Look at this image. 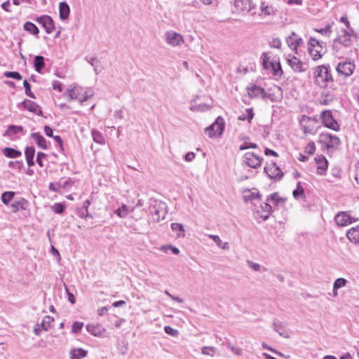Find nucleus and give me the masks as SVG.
<instances>
[{
	"instance_id": "1",
	"label": "nucleus",
	"mask_w": 359,
	"mask_h": 359,
	"mask_svg": "<svg viewBox=\"0 0 359 359\" xmlns=\"http://www.w3.org/2000/svg\"><path fill=\"white\" fill-rule=\"evenodd\" d=\"M308 50L312 59L318 60L322 57V52H326V43L311 37L308 43Z\"/></svg>"
},
{
	"instance_id": "2",
	"label": "nucleus",
	"mask_w": 359,
	"mask_h": 359,
	"mask_svg": "<svg viewBox=\"0 0 359 359\" xmlns=\"http://www.w3.org/2000/svg\"><path fill=\"white\" fill-rule=\"evenodd\" d=\"M330 66L320 65L316 67L315 72V83L320 86H326L330 81H333L332 74L330 71Z\"/></svg>"
},
{
	"instance_id": "3",
	"label": "nucleus",
	"mask_w": 359,
	"mask_h": 359,
	"mask_svg": "<svg viewBox=\"0 0 359 359\" xmlns=\"http://www.w3.org/2000/svg\"><path fill=\"white\" fill-rule=\"evenodd\" d=\"M248 95L250 98L255 99L261 97L263 100L270 99L273 101L271 94H267L264 88L255 83H250L247 87Z\"/></svg>"
},
{
	"instance_id": "4",
	"label": "nucleus",
	"mask_w": 359,
	"mask_h": 359,
	"mask_svg": "<svg viewBox=\"0 0 359 359\" xmlns=\"http://www.w3.org/2000/svg\"><path fill=\"white\" fill-rule=\"evenodd\" d=\"M224 121L222 117L218 116L214 123L205 128V132L210 138L219 137L224 129Z\"/></svg>"
},
{
	"instance_id": "5",
	"label": "nucleus",
	"mask_w": 359,
	"mask_h": 359,
	"mask_svg": "<svg viewBox=\"0 0 359 359\" xmlns=\"http://www.w3.org/2000/svg\"><path fill=\"white\" fill-rule=\"evenodd\" d=\"M323 125L334 131L340 130V126L336 119L333 117L331 110H324L321 112L320 116Z\"/></svg>"
},
{
	"instance_id": "6",
	"label": "nucleus",
	"mask_w": 359,
	"mask_h": 359,
	"mask_svg": "<svg viewBox=\"0 0 359 359\" xmlns=\"http://www.w3.org/2000/svg\"><path fill=\"white\" fill-rule=\"evenodd\" d=\"M166 208L167 205L165 203L161 201L155 202L150 210L152 220L158 222L161 219H163L166 215Z\"/></svg>"
},
{
	"instance_id": "7",
	"label": "nucleus",
	"mask_w": 359,
	"mask_h": 359,
	"mask_svg": "<svg viewBox=\"0 0 359 359\" xmlns=\"http://www.w3.org/2000/svg\"><path fill=\"white\" fill-rule=\"evenodd\" d=\"M253 8L251 0H233V13L245 15Z\"/></svg>"
},
{
	"instance_id": "8",
	"label": "nucleus",
	"mask_w": 359,
	"mask_h": 359,
	"mask_svg": "<svg viewBox=\"0 0 359 359\" xmlns=\"http://www.w3.org/2000/svg\"><path fill=\"white\" fill-rule=\"evenodd\" d=\"M319 142L325 144L327 149L335 148L341 143V141L337 136L324 133L320 134Z\"/></svg>"
},
{
	"instance_id": "9",
	"label": "nucleus",
	"mask_w": 359,
	"mask_h": 359,
	"mask_svg": "<svg viewBox=\"0 0 359 359\" xmlns=\"http://www.w3.org/2000/svg\"><path fill=\"white\" fill-rule=\"evenodd\" d=\"M264 170L267 176L271 179L280 180L283 177V172L274 162L267 163L264 167Z\"/></svg>"
},
{
	"instance_id": "10",
	"label": "nucleus",
	"mask_w": 359,
	"mask_h": 359,
	"mask_svg": "<svg viewBox=\"0 0 359 359\" xmlns=\"http://www.w3.org/2000/svg\"><path fill=\"white\" fill-rule=\"evenodd\" d=\"M263 158L254 152H246L243 156V161L245 165L252 168H258L261 166Z\"/></svg>"
},
{
	"instance_id": "11",
	"label": "nucleus",
	"mask_w": 359,
	"mask_h": 359,
	"mask_svg": "<svg viewBox=\"0 0 359 359\" xmlns=\"http://www.w3.org/2000/svg\"><path fill=\"white\" fill-rule=\"evenodd\" d=\"M35 20L44 28L47 34L53 33L55 29V22L50 15H43L37 17Z\"/></svg>"
},
{
	"instance_id": "12",
	"label": "nucleus",
	"mask_w": 359,
	"mask_h": 359,
	"mask_svg": "<svg viewBox=\"0 0 359 359\" xmlns=\"http://www.w3.org/2000/svg\"><path fill=\"white\" fill-rule=\"evenodd\" d=\"M339 43L346 48H348L352 45L351 35L346 29H341V34H339L333 42V48H335V43Z\"/></svg>"
},
{
	"instance_id": "13",
	"label": "nucleus",
	"mask_w": 359,
	"mask_h": 359,
	"mask_svg": "<svg viewBox=\"0 0 359 359\" xmlns=\"http://www.w3.org/2000/svg\"><path fill=\"white\" fill-rule=\"evenodd\" d=\"M355 69V65L351 62H339L336 67V70L339 75L345 77L351 76Z\"/></svg>"
},
{
	"instance_id": "14",
	"label": "nucleus",
	"mask_w": 359,
	"mask_h": 359,
	"mask_svg": "<svg viewBox=\"0 0 359 359\" xmlns=\"http://www.w3.org/2000/svg\"><path fill=\"white\" fill-rule=\"evenodd\" d=\"M20 104L22 106L24 109H27L30 112L36 114L39 116L43 115V111L41 107L35 102L28 99L24 100Z\"/></svg>"
},
{
	"instance_id": "15",
	"label": "nucleus",
	"mask_w": 359,
	"mask_h": 359,
	"mask_svg": "<svg viewBox=\"0 0 359 359\" xmlns=\"http://www.w3.org/2000/svg\"><path fill=\"white\" fill-rule=\"evenodd\" d=\"M165 40L172 46H179L184 41L182 36L173 31L165 33Z\"/></svg>"
},
{
	"instance_id": "16",
	"label": "nucleus",
	"mask_w": 359,
	"mask_h": 359,
	"mask_svg": "<svg viewBox=\"0 0 359 359\" xmlns=\"http://www.w3.org/2000/svg\"><path fill=\"white\" fill-rule=\"evenodd\" d=\"M287 62L295 72H303L306 69L304 67L303 62L295 56L287 58Z\"/></svg>"
},
{
	"instance_id": "17",
	"label": "nucleus",
	"mask_w": 359,
	"mask_h": 359,
	"mask_svg": "<svg viewBox=\"0 0 359 359\" xmlns=\"http://www.w3.org/2000/svg\"><path fill=\"white\" fill-rule=\"evenodd\" d=\"M315 161L317 164V173L319 175H324L327 168L328 162L323 155H318L315 157Z\"/></svg>"
},
{
	"instance_id": "18",
	"label": "nucleus",
	"mask_w": 359,
	"mask_h": 359,
	"mask_svg": "<svg viewBox=\"0 0 359 359\" xmlns=\"http://www.w3.org/2000/svg\"><path fill=\"white\" fill-rule=\"evenodd\" d=\"M334 220L338 226H344L352 223L351 217L345 212H340L336 215Z\"/></svg>"
},
{
	"instance_id": "19",
	"label": "nucleus",
	"mask_w": 359,
	"mask_h": 359,
	"mask_svg": "<svg viewBox=\"0 0 359 359\" xmlns=\"http://www.w3.org/2000/svg\"><path fill=\"white\" fill-rule=\"evenodd\" d=\"M28 201L24 198H20L18 200L15 201L11 203V208L12 212L15 213L19 210H25L28 207Z\"/></svg>"
},
{
	"instance_id": "20",
	"label": "nucleus",
	"mask_w": 359,
	"mask_h": 359,
	"mask_svg": "<svg viewBox=\"0 0 359 359\" xmlns=\"http://www.w3.org/2000/svg\"><path fill=\"white\" fill-rule=\"evenodd\" d=\"M269 201H266L260 205V210H257V213L259 214L260 217L264 221L269 219L270 214L273 212L272 206L269 203Z\"/></svg>"
},
{
	"instance_id": "21",
	"label": "nucleus",
	"mask_w": 359,
	"mask_h": 359,
	"mask_svg": "<svg viewBox=\"0 0 359 359\" xmlns=\"http://www.w3.org/2000/svg\"><path fill=\"white\" fill-rule=\"evenodd\" d=\"M288 46L297 51V47L302 43V38L297 36L295 32H292L291 35L287 39Z\"/></svg>"
},
{
	"instance_id": "22",
	"label": "nucleus",
	"mask_w": 359,
	"mask_h": 359,
	"mask_svg": "<svg viewBox=\"0 0 359 359\" xmlns=\"http://www.w3.org/2000/svg\"><path fill=\"white\" fill-rule=\"evenodd\" d=\"M70 8L66 1H62L59 4V16L62 20L69 18Z\"/></svg>"
},
{
	"instance_id": "23",
	"label": "nucleus",
	"mask_w": 359,
	"mask_h": 359,
	"mask_svg": "<svg viewBox=\"0 0 359 359\" xmlns=\"http://www.w3.org/2000/svg\"><path fill=\"white\" fill-rule=\"evenodd\" d=\"M31 137L34 140L37 146L43 149H48L47 141L39 133H32Z\"/></svg>"
},
{
	"instance_id": "24",
	"label": "nucleus",
	"mask_w": 359,
	"mask_h": 359,
	"mask_svg": "<svg viewBox=\"0 0 359 359\" xmlns=\"http://www.w3.org/2000/svg\"><path fill=\"white\" fill-rule=\"evenodd\" d=\"M346 236L351 243L358 244L359 226L350 229L346 233Z\"/></svg>"
},
{
	"instance_id": "25",
	"label": "nucleus",
	"mask_w": 359,
	"mask_h": 359,
	"mask_svg": "<svg viewBox=\"0 0 359 359\" xmlns=\"http://www.w3.org/2000/svg\"><path fill=\"white\" fill-rule=\"evenodd\" d=\"M23 130L24 128L22 126L9 125L4 136L12 137L15 135L23 132Z\"/></svg>"
},
{
	"instance_id": "26",
	"label": "nucleus",
	"mask_w": 359,
	"mask_h": 359,
	"mask_svg": "<svg viewBox=\"0 0 359 359\" xmlns=\"http://www.w3.org/2000/svg\"><path fill=\"white\" fill-rule=\"evenodd\" d=\"M4 155L10 158H16L22 156V152L12 147H4L2 149Z\"/></svg>"
},
{
	"instance_id": "27",
	"label": "nucleus",
	"mask_w": 359,
	"mask_h": 359,
	"mask_svg": "<svg viewBox=\"0 0 359 359\" xmlns=\"http://www.w3.org/2000/svg\"><path fill=\"white\" fill-rule=\"evenodd\" d=\"M33 65L34 69L38 73H41L45 67V58L41 55H36L34 59Z\"/></svg>"
},
{
	"instance_id": "28",
	"label": "nucleus",
	"mask_w": 359,
	"mask_h": 359,
	"mask_svg": "<svg viewBox=\"0 0 359 359\" xmlns=\"http://www.w3.org/2000/svg\"><path fill=\"white\" fill-rule=\"evenodd\" d=\"M65 94L69 96L70 100H77L80 102L86 101V98L80 97V93L78 92V89L69 88L66 90Z\"/></svg>"
},
{
	"instance_id": "29",
	"label": "nucleus",
	"mask_w": 359,
	"mask_h": 359,
	"mask_svg": "<svg viewBox=\"0 0 359 359\" xmlns=\"http://www.w3.org/2000/svg\"><path fill=\"white\" fill-rule=\"evenodd\" d=\"M86 330L94 336H101L104 332V329H102L100 325L93 324L87 325Z\"/></svg>"
},
{
	"instance_id": "30",
	"label": "nucleus",
	"mask_w": 359,
	"mask_h": 359,
	"mask_svg": "<svg viewBox=\"0 0 359 359\" xmlns=\"http://www.w3.org/2000/svg\"><path fill=\"white\" fill-rule=\"evenodd\" d=\"M269 65L273 76L280 77L283 75V71L280 62H271Z\"/></svg>"
},
{
	"instance_id": "31",
	"label": "nucleus",
	"mask_w": 359,
	"mask_h": 359,
	"mask_svg": "<svg viewBox=\"0 0 359 359\" xmlns=\"http://www.w3.org/2000/svg\"><path fill=\"white\" fill-rule=\"evenodd\" d=\"M69 353L71 359H81V358L86 357L88 352L82 348H79L72 349Z\"/></svg>"
},
{
	"instance_id": "32",
	"label": "nucleus",
	"mask_w": 359,
	"mask_h": 359,
	"mask_svg": "<svg viewBox=\"0 0 359 359\" xmlns=\"http://www.w3.org/2000/svg\"><path fill=\"white\" fill-rule=\"evenodd\" d=\"M24 29L31 34L37 36L39 33V29L35 24L32 22L27 21L23 25Z\"/></svg>"
},
{
	"instance_id": "33",
	"label": "nucleus",
	"mask_w": 359,
	"mask_h": 359,
	"mask_svg": "<svg viewBox=\"0 0 359 359\" xmlns=\"http://www.w3.org/2000/svg\"><path fill=\"white\" fill-rule=\"evenodd\" d=\"M334 99V95L330 92L323 93L320 98V104L329 105Z\"/></svg>"
},
{
	"instance_id": "34",
	"label": "nucleus",
	"mask_w": 359,
	"mask_h": 359,
	"mask_svg": "<svg viewBox=\"0 0 359 359\" xmlns=\"http://www.w3.org/2000/svg\"><path fill=\"white\" fill-rule=\"evenodd\" d=\"M114 213L120 218H125L129 213L128 208L126 204L122 203L121 207L114 210Z\"/></svg>"
},
{
	"instance_id": "35",
	"label": "nucleus",
	"mask_w": 359,
	"mask_h": 359,
	"mask_svg": "<svg viewBox=\"0 0 359 359\" xmlns=\"http://www.w3.org/2000/svg\"><path fill=\"white\" fill-rule=\"evenodd\" d=\"M15 193L11 191H4L1 196L2 203L4 205H8L9 203L13 199Z\"/></svg>"
},
{
	"instance_id": "36",
	"label": "nucleus",
	"mask_w": 359,
	"mask_h": 359,
	"mask_svg": "<svg viewBox=\"0 0 359 359\" xmlns=\"http://www.w3.org/2000/svg\"><path fill=\"white\" fill-rule=\"evenodd\" d=\"M266 201H271L276 205H278L280 202L285 203L286 198L280 197L278 192H274L267 197Z\"/></svg>"
},
{
	"instance_id": "37",
	"label": "nucleus",
	"mask_w": 359,
	"mask_h": 359,
	"mask_svg": "<svg viewBox=\"0 0 359 359\" xmlns=\"http://www.w3.org/2000/svg\"><path fill=\"white\" fill-rule=\"evenodd\" d=\"M261 12L265 15H271L275 13V11L272 6L266 4L264 2H262L259 8Z\"/></svg>"
},
{
	"instance_id": "38",
	"label": "nucleus",
	"mask_w": 359,
	"mask_h": 359,
	"mask_svg": "<svg viewBox=\"0 0 359 359\" xmlns=\"http://www.w3.org/2000/svg\"><path fill=\"white\" fill-rule=\"evenodd\" d=\"M93 140L98 144H104V137L102 133L97 129H93L91 131Z\"/></svg>"
},
{
	"instance_id": "39",
	"label": "nucleus",
	"mask_w": 359,
	"mask_h": 359,
	"mask_svg": "<svg viewBox=\"0 0 359 359\" xmlns=\"http://www.w3.org/2000/svg\"><path fill=\"white\" fill-rule=\"evenodd\" d=\"M292 195L296 199L305 197L304 189L300 182L297 183V188L292 191Z\"/></svg>"
},
{
	"instance_id": "40",
	"label": "nucleus",
	"mask_w": 359,
	"mask_h": 359,
	"mask_svg": "<svg viewBox=\"0 0 359 359\" xmlns=\"http://www.w3.org/2000/svg\"><path fill=\"white\" fill-rule=\"evenodd\" d=\"M254 115L255 114L252 108H248L246 109V114H242L239 116L238 119L240 121L248 120V121L250 123L254 118Z\"/></svg>"
},
{
	"instance_id": "41",
	"label": "nucleus",
	"mask_w": 359,
	"mask_h": 359,
	"mask_svg": "<svg viewBox=\"0 0 359 359\" xmlns=\"http://www.w3.org/2000/svg\"><path fill=\"white\" fill-rule=\"evenodd\" d=\"M53 318L50 317V316H46L43 317L41 324L39 326L43 330H48V328L50 327L51 323L53 321Z\"/></svg>"
},
{
	"instance_id": "42",
	"label": "nucleus",
	"mask_w": 359,
	"mask_h": 359,
	"mask_svg": "<svg viewBox=\"0 0 359 359\" xmlns=\"http://www.w3.org/2000/svg\"><path fill=\"white\" fill-rule=\"evenodd\" d=\"M66 209L65 203H55L51 206V210L57 214H62Z\"/></svg>"
},
{
	"instance_id": "43",
	"label": "nucleus",
	"mask_w": 359,
	"mask_h": 359,
	"mask_svg": "<svg viewBox=\"0 0 359 359\" xmlns=\"http://www.w3.org/2000/svg\"><path fill=\"white\" fill-rule=\"evenodd\" d=\"M314 31L324 36H329L332 33V25L327 24L325 27L320 29L315 28Z\"/></svg>"
},
{
	"instance_id": "44",
	"label": "nucleus",
	"mask_w": 359,
	"mask_h": 359,
	"mask_svg": "<svg viewBox=\"0 0 359 359\" xmlns=\"http://www.w3.org/2000/svg\"><path fill=\"white\" fill-rule=\"evenodd\" d=\"M171 229L172 231H180L182 233H179L177 235L178 237H180V236H182L184 237V226L182 224H180V223H172L171 224Z\"/></svg>"
},
{
	"instance_id": "45",
	"label": "nucleus",
	"mask_w": 359,
	"mask_h": 359,
	"mask_svg": "<svg viewBox=\"0 0 359 359\" xmlns=\"http://www.w3.org/2000/svg\"><path fill=\"white\" fill-rule=\"evenodd\" d=\"M23 86H24V88H25V91L26 95H27L28 97H29L31 98L36 99L35 95L31 90V85L28 82L27 80H26V79L24 80Z\"/></svg>"
},
{
	"instance_id": "46",
	"label": "nucleus",
	"mask_w": 359,
	"mask_h": 359,
	"mask_svg": "<svg viewBox=\"0 0 359 359\" xmlns=\"http://www.w3.org/2000/svg\"><path fill=\"white\" fill-rule=\"evenodd\" d=\"M26 159H34L35 155V148L33 146L27 147L25 149Z\"/></svg>"
},
{
	"instance_id": "47",
	"label": "nucleus",
	"mask_w": 359,
	"mask_h": 359,
	"mask_svg": "<svg viewBox=\"0 0 359 359\" xmlns=\"http://www.w3.org/2000/svg\"><path fill=\"white\" fill-rule=\"evenodd\" d=\"M346 280L343 278H338L335 280L333 284V290H337L338 289L346 285Z\"/></svg>"
},
{
	"instance_id": "48",
	"label": "nucleus",
	"mask_w": 359,
	"mask_h": 359,
	"mask_svg": "<svg viewBox=\"0 0 359 359\" xmlns=\"http://www.w3.org/2000/svg\"><path fill=\"white\" fill-rule=\"evenodd\" d=\"M4 75L6 78H11L18 81L21 80L22 78V75L18 72H5Z\"/></svg>"
},
{
	"instance_id": "49",
	"label": "nucleus",
	"mask_w": 359,
	"mask_h": 359,
	"mask_svg": "<svg viewBox=\"0 0 359 359\" xmlns=\"http://www.w3.org/2000/svg\"><path fill=\"white\" fill-rule=\"evenodd\" d=\"M248 192H249V195L244 196V200L245 202H247L248 201H252L254 199L261 200L262 195L259 192L254 193V192H251L250 190L248 191Z\"/></svg>"
},
{
	"instance_id": "50",
	"label": "nucleus",
	"mask_w": 359,
	"mask_h": 359,
	"mask_svg": "<svg viewBox=\"0 0 359 359\" xmlns=\"http://www.w3.org/2000/svg\"><path fill=\"white\" fill-rule=\"evenodd\" d=\"M72 184H73V182L69 178V179L62 178L58 182V186H60V188H63V189H67V188L72 187Z\"/></svg>"
},
{
	"instance_id": "51",
	"label": "nucleus",
	"mask_w": 359,
	"mask_h": 359,
	"mask_svg": "<svg viewBox=\"0 0 359 359\" xmlns=\"http://www.w3.org/2000/svg\"><path fill=\"white\" fill-rule=\"evenodd\" d=\"M217 348L213 346H203L201 348V353L204 355L212 356L216 352Z\"/></svg>"
},
{
	"instance_id": "52",
	"label": "nucleus",
	"mask_w": 359,
	"mask_h": 359,
	"mask_svg": "<svg viewBox=\"0 0 359 359\" xmlns=\"http://www.w3.org/2000/svg\"><path fill=\"white\" fill-rule=\"evenodd\" d=\"M257 147H258V146L255 143L245 142L242 144L240 145L239 149L241 151H243V150L248 149H256Z\"/></svg>"
},
{
	"instance_id": "53",
	"label": "nucleus",
	"mask_w": 359,
	"mask_h": 359,
	"mask_svg": "<svg viewBox=\"0 0 359 359\" xmlns=\"http://www.w3.org/2000/svg\"><path fill=\"white\" fill-rule=\"evenodd\" d=\"M8 167L20 170L23 167V163L20 161H10L8 163Z\"/></svg>"
},
{
	"instance_id": "54",
	"label": "nucleus",
	"mask_w": 359,
	"mask_h": 359,
	"mask_svg": "<svg viewBox=\"0 0 359 359\" xmlns=\"http://www.w3.org/2000/svg\"><path fill=\"white\" fill-rule=\"evenodd\" d=\"M86 60L88 63H90L93 67H94V70L96 74H99V72L97 70V64L100 62L98 60L96 57H90L86 58Z\"/></svg>"
},
{
	"instance_id": "55",
	"label": "nucleus",
	"mask_w": 359,
	"mask_h": 359,
	"mask_svg": "<svg viewBox=\"0 0 359 359\" xmlns=\"http://www.w3.org/2000/svg\"><path fill=\"white\" fill-rule=\"evenodd\" d=\"M316 151V145L313 142H310L305 148V152L309 155H313Z\"/></svg>"
},
{
	"instance_id": "56",
	"label": "nucleus",
	"mask_w": 359,
	"mask_h": 359,
	"mask_svg": "<svg viewBox=\"0 0 359 359\" xmlns=\"http://www.w3.org/2000/svg\"><path fill=\"white\" fill-rule=\"evenodd\" d=\"M83 326V323H81V322H79V321H75L73 323V325H72V332L74 333H79L82 327Z\"/></svg>"
},
{
	"instance_id": "57",
	"label": "nucleus",
	"mask_w": 359,
	"mask_h": 359,
	"mask_svg": "<svg viewBox=\"0 0 359 359\" xmlns=\"http://www.w3.org/2000/svg\"><path fill=\"white\" fill-rule=\"evenodd\" d=\"M262 66L265 69H268L270 67L269 62L272 61L269 60V57L267 56L266 53H263L262 55Z\"/></svg>"
},
{
	"instance_id": "58",
	"label": "nucleus",
	"mask_w": 359,
	"mask_h": 359,
	"mask_svg": "<svg viewBox=\"0 0 359 359\" xmlns=\"http://www.w3.org/2000/svg\"><path fill=\"white\" fill-rule=\"evenodd\" d=\"M164 330L166 334L172 337H177L178 335V331L170 326H165Z\"/></svg>"
},
{
	"instance_id": "59",
	"label": "nucleus",
	"mask_w": 359,
	"mask_h": 359,
	"mask_svg": "<svg viewBox=\"0 0 359 359\" xmlns=\"http://www.w3.org/2000/svg\"><path fill=\"white\" fill-rule=\"evenodd\" d=\"M46 157V154L43 152L39 151L36 155V161L40 167H43V163L42 159Z\"/></svg>"
},
{
	"instance_id": "60",
	"label": "nucleus",
	"mask_w": 359,
	"mask_h": 359,
	"mask_svg": "<svg viewBox=\"0 0 359 359\" xmlns=\"http://www.w3.org/2000/svg\"><path fill=\"white\" fill-rule=\"evenodd\" d=\"M210 109V106L205 104H200L198 105H196L194 107H191V110H196L199 111H207Z\"/></svg>"
},
{
	"instance_id": "61",
	"label": "nucleus",
	"mask_w": 359,
	"mask_h": 359,
	"mask_svg": "<svg viewBox=\"0 0 359 359\" xmlns=\"http://www.w3.org/2000/svg\"><path fill=\"white\" fill-rule=\"evenodd\" d=\"M227 346L231 349V351L236 355H241L243 353V350L240 348L234 346L231 343L227 344Z\"/></svg>"
},
{
	"instance_id": "62",
	"label": "nucleus",
	"mask_w": 359,
	"mask_h": 359,
	"mask_svg": "<svg viewBox=\"0 0 359 359\" xmlns=\"http://www.w3.org/2000/svg\"><path fill=\"white\" fill-rule=\"evenodd\" d=\"M54 140L58 144L60 151H64L63 140L60 135H55L53 137Z\"/></svg>"
},
{
	"instance_id": "63",
	"label": "nucleus",
	"mask_w": 359,
	"mask_h": 359,
	"mask_svg": "<svg viewBox=\"0 0 359 359\" xmlns=\"http://www.w3.org/2000/svg\"><path fill=\"white\" fill-rule=\"evenodd\" d=\"M209 237L217 244V246H222V244H223L222 241L218 236L211 234Z\"/></svg>"
},
{
	"instance_id": "64",
	"label": "nucleus",
	"mask_w": 359,
	"mask_h": 359,
	"mask_svg": "<svg viewBox=\"0 0 359 359\" xmlns=\"http://www.w3.org/2000/svg\"><path fill=\"white\" fill-rule=\"evenodd\" d=\"M45 134L50 137H53V130L49 126H45L43 128Z\"/></svg>"
}]
</instances>
